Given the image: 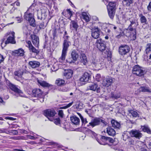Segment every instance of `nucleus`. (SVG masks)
<instances>
[{
    "label": "nucleus",
    "mask_w": 151,
    "mask_h": 151,
    "mask_svg": "<svg viewBox=\"0 0 151 151\" xmlns=\"http://www.w3.org/2000/svg\"><path fill=\"white\" fill-rule=\"evenodd\" d=\"M123 33L127 37H129L130 39L134 40L136 39V30L135 28L128 27L124 30Z\"/></svg>",
    "instance_id": "nucleus-1"
},
{
    "label": "nucleus",
    "mask_w": 151,
    "mask_h": 151,
    "mask_svg": "<svg viewBox=\"0 0 151 151\" xmlns=\"http://www.w3.org/2000/svg\"><path fill=\"white\" fill-rule=\"evenodd\" d=\"M6 83L9 88L15 93L14 95L16 96H19L22 97H25V95L23 94V92L17 88L15 85L11 83L8 80H6Z\"/></svg>",
    "instance_id": "nucleus-2"
},
{
    "label": "nucleus",
    "mask_w": 151,
    "mask_h": 151,
    "mask_svg": "<svg viewBox=\"0 0 151 151\" xmlns=\"http://www.w3.org/2000/svg\"><path fill=\"white\" fill-rule=\"evenodd\" d=\"M66 39L64 40L63 41L62 55L59 58L60 61L61 62H63L65 60L68 47L70 45V42L68 40V36H66Z\"/></svg>",
    "instance_id": "nucleus-3"
},
{
    "label": "nucleus",
    "mask_w": 151,
    "mask_h": 151,
    "mask_svg": "<svg viewBox=\"0 0 151 151\" xmlns=\"http://www.w3.org/2000/svg\"><path fill=\"white\" fill-rule=\"evenodd\" d=\"M116 4L115 3L110 2L107 6V9L109 15L111 19H113L115 15L116 10Z\"/></svg>",
    "instance_id": "nucleus-4"
},
{
    "label": "nucleus",
    "mask_w": 151,
    "mask_h": 151,
    "mask_svg": "<svg viewBox=\"0 0 151 151\" xmlns=\"http://www.w3.org/2000/svg\"><path fill=\"white\" fill-rule=\"evenodd\" d=\"M30 11H27L24 14V18L27 20L28 21L30 25L33 27H35L36 26V24L35 22V20L34 18V16L32 13H29Z\"/></svg>",
    "instance_id": "nucleus-5"
},
{
    "label": "nucleus",
    "mask_w": 151,
    "mask_h": 151,
    "mask_svg": "<svg viewBox=\"0 0 151 151\" xmlns=\"http://www.w3.org/2000/svg\"><path fill=\"white\" fill-rule=\"evenodd\" d=\"M100 122H102L105 125H106L107 124L106 122L104 120L99 118H96L92 120L91 122L87 125V126L89 127L90 126H91L93 127L99 125Z\"/></svg>",
    "instance_id": "nucleus-6"
},
{
    "label": "nucleus",
    "mask_w": 151,
    "mask_h": 151,
    "mask_svg": "<svg viewBox=\"0 0 151 151\" xmlns=\"http://www.w3.org/2000/svg\"><path fill=\"white\" fill-rule=\"evenodd\" d=\"M100 122H102L105 125H106L107 124L106 122L104 120L99 118H96L92 120L91 122L87 125V126L89 127L90 126H91L93 127L99 125Z\"/></svg>",
    "instance_id": "nucleus-7"
},
{
    "label": "nucleus",
    "mask_w": 151,
    "mask_h": 151,
    "mask_svg": "<svg viewBox=\"0 0 151 151\" xmlns=\"http://www.w3.org/2000/svg\"><path fill=\"white\" fill-rule=\"evenodd\" d=\"M44 114L45 116H46L49 120L52 121L53 120V117L55 114L56 112L53 109H48L44 111Z\"/></svg>",
    "instance_id": "nucleus-8"
},
{
    "label": "nucleus",
    "mask_w": 151,
    "mask_h": 151,
    "mask_svg": "<svg viewBox=\"0 0 151 151\" xmlns=\"http://www.w3.org/2000/svg\"><path fill=\"white\" fill-rule=\"evenodd\" d=\"M144 72V71L138 65H135L133 69V74L139 76L143 75Z\"/></svg>",
    "instance_id": "nucleus-9"
},
{
    "label": "nucleus",
    "mask_w": 151,
    "mask_h": 151,
    "mask_svg": "<svg viewBox=\"0 0 151 151\" xmlns=\"http://www.w3.org/2000/svg\"><path fill=\"white\" fill-rule=\"evenodd\" d=\"M91 35L94 39H97L100 35V29L97 27L94 26L91 28Z\"/></svg>",
    "instance_id": "nucleus-10"
},
{
    "label": "nucleus",
    "mask_w": 151,
    "mask_h": 151,
    "mask_svg": "<svg viewBox=\"0 0 151 151\" xmlns=\"http://www.w3.org/2000/svg\"><path fill=\"white\" fill-rule=\"evenodd\" d=\"M130 48L127 45H121L119 48V54L122 55H126L130 51Z\"/></svg>",
    "instance_id": "nucleus-11"
},
{
    "label": "nucleus",
    "mask_w": 151,
    "mask_h": 151,
    "mask_svg": "<svg viewBox=\"0 0 151 151\" xmlns=\"http://www.w3.org/2000/svg\"><path fill=\"white\" fill-rule=\"evenodd\" d=\"M96 46L98 49L102 52L106 48L105 42L101 39L97 40L96 42Z\"/></svg>",
    "instance_id": "nucleus-12"
},
{
    "label": "nucleus",
    "mask_w": 151,
    "mask_h": 151,
    "mask_svg": "<svg viewBox=\"0 0 151 151\" xmlns=\"http://www.w3.org/2000/svg\"><path fill=\"white\" fill-rule=\"evenodd\" d=\"M8 35H11L12 36H10L7 39L5 42V44L6 45L9 43L12 44H15L16 41L14 39L15 33L14 32H10L7 33Z\"/></svg>",
    "instance_id": "nucleus-13"
},
{
    "label": "nucleus",
    "mask_w": 151,
    "mask_h": 151,
    "mask_svg": "<svg viewBox=\"0 0 151 151\" xmlns=\"http://www.w3.org/2000/svg\"><path fill=\"white\" fill-rule=\"evenodd\" d=\"M112 82V78L108 77L103 80L102 84L104 86L108 87L111 85Z\"/></svg>",
    "instance_id": "nucleus-14"
},
{
    "label": "nucleus",
    "mask_w": 151,
    "mask_h": 151,
    "mask_svg": "<svg viewBox=\"0 0 151 151\" xmlns=\"http://www.w3.org/2000/svg\"><path fill=\"white\" fill-rule=\"evenodd\" d=\"M132 137H135L139 139L142 136V134L139 130H132L130 132Z\"/></svg>",
    "instance_id": "nucleus-15"
},
{
    "label": "nucleus",
    "mask_w": 151,
    "mask_h": 151,
    "mask_svg": "<svg viewBox=\"0 0 151 151\" xmlns=\"http://www.w3.org/2000/svg\"><path fill=\"white\" fill-rule=\"evenodd\" d=\"M42 92L40 89H35L32 91V95L35 97H42Z\"/></svg>",
    "instance_id": "nucleus-16"
},
{
    "label": "nucleus",
    "mask_w": 151,
    "mask_h": 151,
    "mask_svg": "<svg viewBox=\"0 0 151 151\" xmlns=\"http://www.w3.org/2000/svg\"><path fill=\"white\" fill-rule=\"evenodd\" d=\"M26 42L27 44V46L29 48V50L30 51L32 52L37 53L39 51L35 49L32 45L31 41H26Z\"/></svg>",
    "instance_id": "nucleus-17"
},
{
    "label": "nucleus",
    "mask_w": 151,
    "mask_h": 151,
    "mask_svg": "<svg viewBox=\"0 0 151 151\" xmlns=\"http://www.w3.org/2000/svg\"><path fill=\"white\" fill-rule=\"evenodd\" d=\"M24 72L23 70L21 69L15 71L14 73L15 79L17 81H19V78L21 77Z\"/></svg>",
    "instance_id": "nucleus-18"
},
{
    "label": "nucleus",
    "mask_w": 151,
    "mask_h": 151,
    "mask_svg": "<svg viewBox=\"0 0 151 151\" xmlns=\"http://www.w3.org/2000/svg\"><path fill=\"white\" fill-rule=\"evenodd\" d=\"M73 73V71L71 70H65L63 73V75L65 78L68 79L72 77Z\"/></svg>",
    "instance_id": "nucleus-19"
},
{
    "label": "nucleus",
    "mask_w": 151,
    "mask_h": 151,
    "mask_svg": "<svg viewBox=\"0 0 151 151\" xmlns=\"http://www.w3.org/2000/svg\"><path fill=\"white\" fill-rule=\"evenodd\" d=\"M32 42L33 45L35 46H38L39 43L38 37L34 35H32L31 36Z\"/></svg>",
    "instance_id": "nucleus-20"
},
{
    "label": "nucleus",
    "mask_w": 151,
    "mask_h": 151,
    "mask_svg": "<svg viewBox=\"0 0 151 151\" xmlns=\"http://www.w3.org/2000/svg\"><path fill=\"white\" fill-rule=\"evenodd\" d=\"M79 27L77 21L74 20L71 21L70 24V28L72 30H75L77 31Z\"/></svg>",
    "instance_id": "nucleus-21"
},
{
    "label": "nucleus",
    "mask_w": 151,
    "mask_h": 151,
    "mask_svg": "<svg viewBox=\"0 0 151 151\" xmlns=\"http://www.w3.org/2000/svg\"><path fill=\"white\" fill-rule=\"evenodd\" d=\"M89 77V74L87 73H85L80 78V81L82 82H87L88 81Z\"/></svg>",
    "instance_id": "nucleus-22"
},
{
    "label": "nucleus",
    "mask_w": 151,
    "mask_h": 151,
    "mask_svg": "<svg viewBox=\"0 0 151 151\" xmlns=\"http://www.w3.org/2000/svg\"><path fill=\"white\" fill-rule=\"evenodd\" d=\"M29 64L33 68L38 67L40 65V63L37 61H31L29 62Z\"/></svg>",
    "instance_id": "nucleus-23"
},
{
    "label": "nucleus",
    "mask_w": 151,
    "mask_h": 151,
    "mask_svg": "<svg viewBox=\"0 0 151 151\" xmlns=\"http://www.w3.org/2000/svg\"><path fill=\"white\" fill-rule=\"evenodd\" d=\"M130 24L128 26L130 27L135 28L136 29V28L138 25L137 20L135 19L130 20Z\"/></svg>",
    "instance_id": "nucleus-24"
},
{
    "label": "nucleus",
    "mask_w": 151,
    "mask_h": 151,
    "mask_svg": "<svg viewBox=\"0 0 151 151\" xmlns=\"http://www.w3.org/2000/svg\"><path fill=\"white\" fill-rule=\"evenodd\" d=\"M80 62L84 65H85L87 63V58L85 54L82 53L81 54L80 58Z\"/></svg>",
    "instance_id": "nucleus-25"
},
{
    "label": "nucleus",
    "mask_w": 151,
    "mask_h": 151,
    "mask_svg": "<svg viewBox=\"0 0 151 151\" xmlns=\"http://www.w3.org/2000/svg\"><path fill=\"white\" fill-rule=\"evenodd\" d=\"M37 82L41 86L43 87H49L52 86V85L47 83L44 81L37 80Z\"/></svg>",
    "instance_id": "nucleus-26"
},
{
    "label": "nucleus",
    "mask_w": 151,
    "mask_h": 151,
    "mask_svg": "<svg viewBox=\"0 0 151 151\" xmlns=\"http://www.w3.org/2000/svg\"><path fill=\"white\" fill-rule=\"evenodd\" d=\"M106 132L109 135L111 136H114L116 134V132L115 130L110 127L107 128Z\"/></svg>",
    "instance_id": "nucleus-27"
},
{
    "label": "nucleus",
    "mask_w": 151,
    "mask_h": 151,
    "mask_svg": "<svg viewBox=\"0 0 151 151\" xmlns=\"http://www.w3.org/2000/svg\"><path fill=\"white\" fill-rule=\"evenodd\" d=\"M139 91L143 92L151 93V89H150L149 87L146 86H141L139 88Z\"/></svg>",
    "instance_id": "nucleus-28"
},
{
    "label": "nucleus",
    "mask_w": 151,
    "mask_h": 151,
    "mask_svg": "<svg viewBox=\"0 0 151 151\" xmlns=\"http://www.w3.org/2000/svg\"><path fill=\"white\" fill-rule=\"evenodd\" d=\"M70 120L72 123L76 125L78 124L80 122L79 118L75 116L71 117Z\"/></svg>",
    "instance_id": "nucleus-29"
},
{
    "label": "nucleus",
    "mask_w": 151,
    "mask_h": 151,
    "mask_svg": "<svg viewBox=\"0 0 151 151\" xmlns=\"http://www.w3.org/2000/svg\"><path fill=\"white\" fill-rule=\"evenodd\" d=\"M24 50L22 49H19L18 50H14V53L16 56H23L24 54Z\"/></svg>",
    "instance_id": "nucleus-30"
},
{
    "label": "nucleus",
    "mask_w": 151,
    "mask_h": 151,
    "mask_svg": "<svg viewBox=\"0 0 151 151\" xmlns=\"http://www.w3.org/2000/svg\"><path fill=\"white\" fill-rule=\"evenodd\" d=\"M112 126L115 128L119 129L121 126V125L119 122L117 121L113 120L111 121Z\"/></svg>",
    "instance_id": "nucleus-31"
},
{
    "label": "nucleus",
    "mask_w": 151,
    "mask_h": 151,
    "mask_svg": "<svg viewBox=\"0 0 151 151\" xmlns=\"http://www.w3.org/2000/svg\"><path fill=\"white\" fill-rule=\"evenodd\" d=\"M141 128L142 130L145 132H146L149 134H151V130L150 129L148 126L145 125L141 126Z\"/></svg>",
    "instance_id": "nucleus-32"
},
{
    "label": "nucleus",
    "mask_w": 151,
    "mask_h": 151,
    "mask_svg": "<svg viewBox=\"0 0 151 151\" xmlns=\"http://www.w3.org/2000/svg\"><path fill=\"white\" fill-rule=\"evenodd\" d=\"M129 114L131 115L133 117H136L139 116V115L136 111H134L133 110H130L128 111Z\"/></svg>",
    "instance_id": "nucleus-33"
},
{
    "label": "nucleus",
    "mask_w": 151,
    "mask_h": 151,
    "mask_svg": "<svg viewBox=\"0 0 151 151\" xmlns=\"http://www.w3.org/2000/svg\"><path fill=\"white\" fill-rule=\"evenodd\" d=\"M65 83V81L62 79L58 78L57 79L55 82V84L58 86L63 85Z\"/></svg>",
    "instance_id": "nucleus-34"
},
{
    "label": "nucleus",
    "mask_w": 151,
    "mask_h": 151,
    "mask_svg": "<svg viewBox=\"0 0 151 151\" xmlns=\"http://www.w3.org/2000/svg\"><path fill=\"white\" fill-rule=\"evenodd\" d=\"M65 14V15L67 14H68L70 16L68 18V19L71 20V17L73 15V12L71 11L70 9H67L66 10L64 11L63 12H62V14L64 15V14Z\"/></svg>",
    "instance_id": "nucleus-35"
},
{
    "label": "nucleus",
    "mask_w": 151,
    "mask_h": 151,
    "mask_svg": "<svg viewBox=\"0 0 151 151\" xmlns=\"http://www.w3.org/2000/svg\"><path fill=\"white\" fill-rule=\"evenodd\" d=\"M71 55L74 61H76L77 60L78 56V53L75 50H73L72 51Z\"/></svg>",
    "instance_id": "nucleus-36"
},
{
    "label": "nucleus",
    "mask_w": 151,
    "mask_h": 151,
    "mask_svg": "<svg viewBox=\"0 0 151 151\" xmlns=\"http://www.w3.org/2000/svg\"><path fill=\"white\" fill-rule=\"evenodd\" d=\"M98 86L97 84L96 83H94L90 85L88 87V89H89L91 90L95 91Z\"/></svg>",
    "instance_id": "nucleus-37"
},
{
    "label": "nucleus",
    "mask_w": 151,
    "mask_h": 151,
    "mask_svg": "<svg viewBox=\"0 0 151 151\" xmlns=\"http://www.w3.org/2000/svg\"><path fill=\"white\" fill-rule=\"evenodd\" d=\"M140 18L141 22L142 23L145 24L147 21V20L145 17L142 14H140L139 15Z\"/></svg>",
    "instance_id": "nucleus-38"
},
{
    "label": "nucleus",
    "mask_w": 151,
    "mask_h": 151,
    "mask_svg": "<svg viewBox=\"0 0 151 151\" xmlns=\"http://www.w3.org/2000/svg\"><path fill=\"white\" fill-rule=\"evenodd\" d=\"M47 15H46L45 13H42L41 14H38L37 18L38 19L40 20L45 19Z\"/></svg>",
    "instance_id": "nucleus-39"
},
{
    "label": "nucleus",
    "mask_w": 151,
    "mask_h": 151,
    "mask_svg": "<svg viewBox=\"0 0 151 151\" xmlns=\"http://www.w3.org/2000/svg\"><path fill=\"white\" fill-rule=\"evenodd\" d=\"M123 4L127 6H130L133 3V0H123Z\"/></svg>",
    "instance_id": "nucleus-40"
},
{
    "label": "nucleus",
    "mask_w": 151,
    "mask_h": 151,
    "mask_svg": "<svg viewBox=\"0 0 151 151\" xmlns=\"http://www.w3.org/2000/svg\"><path fill=\"white\" fill-rule=\"evenodd\" d=\"M4 132L8 134L12 135H17L18 133V131L16 130L8 131H7V132L5 131H4Z\"/></svg>",
    "instance_id": "nucleus-41"
},
{
    "label": "nucleus",
    "mask_w": 151,
    "mask_h": 151,
    "mask_svg": "<svg viewBox=\"0 0 151 151\" xmlns=\"http://www.w3.org/2000/svg\"><path fill=\"white\" fill-rule=\"evenodd\" d=\"M101 139L102 140L108 141L109 142L111 143H113L114 141V140L112 138L109 137H106L105 136H102L101 137Z\"/></svg>",
    "instance_id": "nucleus-42"
},
{
    "label": "nucleus",
    "mask_w": 151,
    "mask_h": 151,
    "mask_svg": "<svg viewBox=\"0 0 151 151\" xmlns=\"http://www.w3.org/2000/svg\"><path fill=\"white\" fill-rule=\"evenodd\" d=\"M93 64L95 65V66L96 68H99L101 67V62H100L99 61H98L97 60H96L93 63Z\"/></svg>",
    "instance_id": "nucleus-43"
},
{
    "label": "nucleus",
    "mask_w": 151,
    "mask_h": 151,
    "mask_svg": "<svg viewBox=\"0 0 151 151\" xmlns=\"http://www.w3.org/2000/svg\"><path fill=\"white\" fill-rule=\"evenodd\" d=\"M36 4L33 3L30 6L29 8L27 10L28 11H30V10L31 12H33L35 10V7L36 6Z\"/></svg>",
    "instance_id": "nucleus-44"
},
{
    "label": "nucleus",
    "mask_w": 151,
    "mask_h": 151,
    "mask_svg": "<svg viewBox=\"0 0 151 151\" xmlns=\"http://www.w3.org/2000/svg\"><path fill=\"white\" fill-rule=\"evenodd\" d=\"M83 18L86 22H88L89 21V18L88 15L86 14H82Z\"/></svg>",
    "instance_id": "nucleus-45"
},
{
    "label": "nucleus",
    "mask_w": 151,
    "mask_h": 151,
    "mask_svg": "<svg viewBox=\"0 0 151 151\" xmlns=\"http://www.w3.org/2000/svg\"><path fill=\"white\" fill-rule=\"evenodd\" d=\"M86 131L88 133L91 134L93 135L95 137H96L97 134L94 132L92 131L90 129H87L86 130Z\"/></svg>",
    "instance_id": "nucleus-46"
},
{
    "label": "nucleus",
    "mask_w": 151,
    "mask_h": 151,
    "mask_svg": "<svg viewBox=\"0 0 151 151\" xmlns=\"http://www.w3.org/2000/svg\"><path fill=\"white\" fill-rule=\"evenodd\" d=\"M111 96L112 98L117 99L120 97V95L119 94H114L113 93H111Z\"/></svg>",
    "instance_id": "nucleus-47"
},
{
    "label": "nucleus",
    "mask_w": 151,
    "mask_h": 151,
    "mask_svg": "<svg viewBox=\"0 0 151 151\" xmlns=\"http://www.w3.org/2000/svg\"><path fill=\"white\" fill-rule=\"evenodd\" d=\"M85 111L86 113L90 116L91 117L92 116V111L91 109H87L85 110Z\"/></svg>",
    "instance_id": "nucleus-48"
},
{
    "label": "nucleus",
    "mask_w": 151,
    "mask_h": 151,
    "mask_svg": "<svg viewBox=\"0 0 151 151\" xmlns=\"http://www.w3.org/2000/svg\"><path fill=\"white\" fill-rule=\"evenodd\" d=\"M95 79L97 81H101V80L102 78L100 74H97L96 76Z\"/></svg>",
    "instance_id": "nucleus-49"
},
{
    "label": "nucleus",
    "mask_w": 151,
    "mask_h": 151,
    "mask_svg": "<svg viewBox=\"0 0 151 151\" xmlns=\"http://www.w3.org/2000/svg\"><path fill=\"white\" fill-rule=\"evenodd\" d=\"M81 118L82 122V123L84 124H86L88 123V121H87V119L85 118H84L83 117L81 116Z\"/></svg>",
    "instance_id": "nucleus-50"
},
{
    "label": "nucleus",
    "mask_w": 151,
    "mask_h": 151,
    "mask_svg": "<svg viewBox=\"0 0 151 151\" xmlns=\"http://www.w3.org/2000/svg\"><path fill=\"white\" fill-rule=\"evenodd\" d=\"M54 122L56 125H58L60 124V120L59 118L54 119Z\"/></svg>",
    "instance_id": "nucleus-51"
},
{
    "label": "nucleus",
    "mask_w": 151,
    "mask_h": 151,
    "mask_svg": "<svg viewBox=\"0 0 151 151\" xmlns=\"http://www.w3.org/2000/svg\"><path fill=\"white\" fill-rule=\"evenodd\" d=\"M83 106V104L82 103H79L76 105V108L78 109H82Z\"/></svg>",
    "instance_id": "nucleus-52"
},
{
    "label": "nucleus",
    "mask_w": 151,
    "mask_h": 151,
    "mask_svg": "<svg viewBox=\"0 0 151 151\" xmlns=\"http://www.w3.org/2000/svg\"><path fill=\"white\" fill-rule=\"evenodd\" d=\"M123 139V140L125 141H126L127 139L129 138V137L127 135L124 134L122 135Z\"/></svg>",
    "instance_id": "nucleus-53"
},
{
    "label": "nucleus",
    "mask_w": 151,
    "mask_h": 151,
    "mask_svg": "<svg viewBox=\"0 0 151 151\" xmlns=\"http://www.w3.org/2000/svg\"><path fill=\"white\" fill-rule=\"evenodd\" d=\"M129 144L130 145H133L134 144V142L133 139H129Z\"/></svg>",
    "instance_id": "nucleus-54"
},
{
    "label": "nucleus",
    "mask_w": 151,
    "mask_h": 151,
    "mask_svg": "<svg viewBox=\"0 0 151 151\" xmlns=\"http://www.w3.org/2000/svg\"><path fill=\"white\" fill-rule=\"evenodd\" d=\"M24 32L27 35L28 34V30L27 27V26H25L23 27Z\"/></svg>",
    "instance_id": "nucleus-55"
},
{
    "label": "nucleus",
    "mask_w": 151,
    "mask_h": 151,
    "mask_svg": "<svg viewBox=\"0 0 151 151\" xmlns=\"http://www.w3.org/2000/svg\"><path fill=\"white\" fill-rule=\"evenodd\" d=\"M59 115L61 117H63V111L62 110H59L58 111Z\"/></svg>",
    "instance_id": "nucleus-56"
},
{
    "label": "nucleus",
    "mask_w": 151,
    "mask_h": 151,
    "mask_svg": "<svg viewBox=\"0 0 151 151\" xmlns=\"http://www.w3.org/2000/svg\"><path fill=\"white\" fill-rule=\"evenodd\" d=\"M45 1L47 4L50 5L52 4L53 0H46Z\"/></svg>",
    "instance_id": "nucleus-57"
},
{
    "label": "nucleus",
    "mask_w": 151,
    "mask_h": 151,
    "mask_svg": "<svg viewBox=\"0 0 151 151\" xmlns=\"http://www.w3.org/2000/svg\"><path fill=\"white\" fill-rule=\"evenodd\" d=\"M23 107L27 111L29 112L31 110L30 108L29 109H28L29 107L25 105H23Z\"/></svg>",
    "instance_id": "nucleus-58"
},
{
    "label": "nucleus",
    "mask_w": 151,
    "mask_h": 151,
    "mask_svg": "<svg viewBox=\"0 0 151 151\" xmlns=\"http://www.w3.org/2000/svg\"><path fill=\"white\" fill-rule=\"evenodd\" d=\"M46 27V25H45L44 24V23L43 22H41L40 23V28H44Z\"/></svg>",
    "instance_id": "nucleus-59"
},
{
    "label": "nucleus",
    "mask_w": 151,
    "mask_h": 151,
    "mask_svg": "<svg viewBox=\"0 0 151 151\" xmlns=\"http://www.w3.org/2000/svg\"><path fill=\"white\" fill-rule=\"evenodd\" d=\"M148 11L151 12V1L149 3V5L147 7Z\"/></svg>",
    "instance_id": "nucleus-60"
},
{
    "label": "nucleus",
    "mask_w": 151,
    "mask_h": 151,
    "mask_svg": "<svg viewBox=\"0 0 151 151\" xmlns=\"http://www.w3.org/2000/svg\"><path fill=\"white\" fill-rule=\"evenodd\" d=\"M4 58L3 56L0 54V63L2 62L4 60Z\"/></svg>",
    "instance_id": "nucleus-61"
},
{
    "label": "nucleus",
    "mask_w": 151,
    "mask_h": 151,
    "mask_svg": "<svg viewBox=\"0 0 151 151\" xmlns=\"http://www.w3.org/2000/svg\"><path fill=\"white\" fill-rule=\"evenodd\" d=\"M68 90V88L65 87H63L62 88V91L63 92H66Z\"/></svg>",
    "instance_id": "nucleus-62"
},
{
    "label": "nucleus",
    "mask_w": 151,
    "mask_h": 151,
    "mask_svg": "<svg viewBox=\"0 0 151 151\" xmlns=\"http://www.w3.org/2000/svg\"><path fill=\"white\" fill-rule=\"evenodd\" d=\"M145 52L147 54L150 52H151V50H150V49H148V48H146L145 49Z\"/></svg>",
    "instance_id": "nucleus-63"
},
{
    "label": "nucleus",
    "mask_w": 151,
    "mask_h": 151,
    "mask_svg": "<svg viewBox=\"0 0 151 151\" xmlns=\"http://www.w3.org/2000/svg\"><path fill=\"white\" fill-rule=\"evenodd\" d=\"M73 104V102H70L68 104L67 106H66V108H68L70 106Z\"/></svg>",
    "instance_id": "nucleus-64"
}]
</instances>
